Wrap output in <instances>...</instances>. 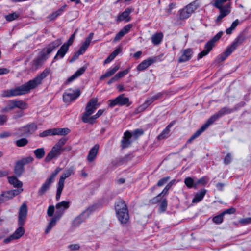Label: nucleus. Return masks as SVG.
<instances>
[{
	"mask_svg": "<svg viewBox=\"0 0 251 251\" xmlns=\"http://www.w3.org/2000/svg\"><path fill=\"white\" fill-rule=\"evenodd\" d=\"M233 51L229 47H228L225 51L220 55L218 59L219 61H224Z\"/></svg>",
	"mask_w": 251,
	"mask_h": 251,
	"instance_id": "nucleus-34",
	"label": "nucleus"
},
{
	"mask_svg": "<svg viewBox=\"0 0 251 251\" xmlns=\"http://www.w3.org/2000/svg\"><path fill=\"white\" fill-rule=\"evenodd\" d=\"M34 153L37 158L41 159L45 154L44 149L43 148H38L34 151Z\"/></svg>",
	"mask_w": 251,
	"mask_h": 251,
	"instance_id": "nucleus-39",
	"label": "nucleus"
},
{
	"mask_svg": "<svg viewBox=\"0 0 251 251\" xmlns=\"http://www.w3.org/2000/svg\"><path fill=\"white\" fill-rule=\"evenodd\" d=\"M220 10V13L224 15V17L228 15L230 12V7L229 4H227L224 6H220L218 8Z\"/></svg>",
	"mask_w": 251,
	"mask_h": 251,
	"instance_id": "nucleus-33",
	"label": "nucleus"
},
{
	"mask_svg": "<svg viewBox=\"0 0 251 251\" xmlns=\"http://www.w3.org/2000/svg\"><path fill=\"white\" fill-rule=\"evenodd\" d=\"M133 11V9L132 7L126 8L124 12L117 16L116 21L117 22L123 21H125L126 22H129L131 20V17L129 15Z\"/></svg>",
	"mask_w": 251,
	"mask_h": 251,
	"instance_id": "nucleus-12",
	"label": "nucleus"
},
{
	"mask_svg": "<svg viewBox=\"0 0 251 251\" xmlns=\"http://www.w3.org/2000/svg\"><path fill=\"white\" fill-rule=\"evenodd\" d=\"M207 180L204 177L201 178L195 183H194V180L192 178L189 177V188H194L195 189H197V186L198 184L204 185L207 183Z\"/></svg>",
	"mask_w": 251,
	"mask_h": 251,
	"instance_id": "nucleus-25",
	"label": "nucleus"
},
{
	"mask_svg": "<svg viewBox=\"0 0 251 251\" xmlns=\"http://www.w3.org/2000/svg\"><path fill=\"white\" fill-rule=\"evenodd\" d=\"M15 240L16 239H15V238L13 237V236L12 234L10 236H9V237L4 239L3 240V243L4 244H8L10 242H12V241Z\"/></svg>",
	"mask_w": 251,
	"mask_h": 251,
	"instance_id": "nucleus-62",
	"label": "nucleus"
},
{
	"mask_svg": "<svg viewBox=\"0 0 251 251\" xmlns=\"http://www.w3.org/2000/svg\"><path fill=\"white\" fill-rule=\"evenodd\" d=\"M121 50L120 48H117L114 50L110 55L115 58L121 51Z\"/></svg>",
	"mask_w": 251,
	"mask_h": 251,
	"instance_id": "nucleus-64",
	"label": "nucleus"
},
{
	"mask_svg": "<svg viewBox=\"0 0 251 251\" xmlns=\"http://www.w3.org/2000/svg\"><path fill=\"white\" fill-rule=\"evenodd\" d=\"M163 37V34L162 32L155 33L151 37V42L154 45H158L161 43Z\"/></svg>",
	"mask_w": 251,
	"mask_h": 251,
	"instance_id": "nucleus-29",
	"label": "nucleus"
},
{
	"mask_svg": "<svg viewBox=\"0 0 251 251\" xmlns=\"http://www.w3.org/2000/svg\"><path fill=\"white\" fill-rule=\"evenodd\" d=\"M54 211V206L53 205H50L49 206L47 210V214L49 217L52 216Z\"/></svg>",
	"mask_w": 251,
	"mask_h": 251,
	"instance_id": "nucleus-57",
	"label": "nucleus"
},
{
	"mask_svg": "<svg viewBox=\"0 0 251 251\" xmlns=\"http://www.w3.org/2000/svg\"><path fill=\"white\" fill-rule=\"evenodd\" d=\"M23 191V188H18L17 189L11 190L10 193L13 194V196H17L19 194L21 193Z\"/></svg>",
	"mask_w": 251,
	"mask_h": 251,
	"instance_id": "nucleus-59",
	"label": "nucleus"
},
{
	"mask_svg": "<svg viewBox=\"0 0 251 251\" xmlns=\"http://www.w3.org/2000/svg\"><path fill=\"white\" fill-rule=\"evenodd\" d=\"M98 118H99V116L97 115V114H96L95 115L92 116H90L87 117H82V120L84 123L93 124L95 122V120Z\"/></svg>",
	"mask_w": 251,
	"mask_h": 251,
	"instance_id": "nucleus-35",
	"label": "nucleus"
},
{
	"mask_svg": "<svg viewBox=\"0 0 251 251\" xmlns=\"http://www.w3.org/2000/svg\"><path fill=\"white\" fill-rule=\"evenodd\" d=\"M175 121H172L162 131V132L158 136L157 138L158 140H161L165 138H167L169 136V133L170 132V128L175 124Z\"/></svg>",
	"mask_w": 251,
	"mask_h": 251,
	"instance_id": "nucleus-18",
	"label": "nucleus"
},
{
	"mask_svg": "<svg viewBox=\"0 0 251 251\" xmlns=\"http://www.w3.org/2000/svg\"><path fill=\"white\" fill-rule=\"evenodd\" d=\"M67 141L66 138L60 139L52 148L45 158V161L48 162L54 158L58 157L63 151V146Z\"/></svg>",
	"mask_w": 251,
	"mask_h": 251,
	"instance_id": "nucleus-5",
	"label": "nucleus"
},
{
	"mask_svg": "<svg viewBox=\"0 0 251 251\" xmlns=\"http://www.w3.org/2000/svg\"><path fill=\"white\" fill-rule=\"evenodd\" d=\"M231 159V155L230 153H227V154L225 156L224 163L225 164H228L230 163Z\"/></svg>",
	"mask_w": 251,
	"mask_h": 251,
	"instance_id": "nucleus-61",
	"label": "nucleus"
},
{
	"mask_svg": "<svg viewBox=\"0 0 251 251\" xmlns=\"http://www.w3.org/2000/svg\"><path fill=\"white\" fill-rule=\"evenodd\" d=\"M86 69V67H82L79 68L74 74H73L67 79L65 83L68 84L72 82L73 80L82 75L85 72Z\"/></svg>",
	"mask_w": 251,
	"mask_h": 251,
	"instance_id": "nucleus-22",
	"label": "nucleus"
},
{
	"mask_svg": "<svg viewBox=\"0 0 251 251\" xmlns=\"http://www.w3.org/2000/svg\"><path fill=\"white\" fill-rule=\"evenodd\" d=\"M62 44V40L58 39L44 48L40 52L39 56L35 60L36 65H39L43 63L49 57V55L52 50L58 48Z\"/></svg>",
	"mask_w": 251,
	"mask_h": 251,
	"instance_id": "nucleus-4",
	"label": "nucleus"
},
{
	"mask_svg": "<svg viewBox=\"0 0 251 251\" xmlns=\"http://www.w3.org/2000/svg\"><path fill=\"white\" fill-rule=\"evenodd\" d=\"M66 5H64L61 8H60L57 11L52 13L50 16H49L48 18L50 20H53L55 19L57 17L60 15L64 11V8Z\"/></svg>",
	"mask_w": 251,
	"mask_h": 251,
	"instance_id": "nucleus-37",
	"label": "nucleus"
},
{
	"mask_svg": "<svg viewBox=\"0 0 251 251\" xmlns=\"http://www.w3.org/2000/svg\"><path fill=\"white\" fill-rule=\"evenodd\" d=\"M60 219L59 217L56 216V215L53 217L50 222H49L48 226L45 230V233L48 234L51 229V228L55 225L56 222Z\"/></svg>",
	"mask_w": 251,
	"mask_h": 251,
	"instance_id": "nucleus-31",
	"label": "nucleus"
},
{
	"mask_svg": "<svg viewBox=\"0 0 251 251\" xmlns=\"http://www.w3.org/2000/svg\"><path fill=\"white\" fill-rule=\"evenodd\" d=\"M19 16V14L17 12L9 14L5 16V19L7 21H13Z\"/></svg>",
	"mask_w": 251,
	"mask_h": 251,
	"instance_id": "nucleus-42",
	"label": "nucleus"
},
{
	"mask_svg": "<svg viewBox=\"0 0 251 251\" xmlns=\"http://www.w3.org/2000/svg\"><path fill=\"white\" fill-rule=\"evenodd\" d=\"M170 179V177L169 176H166L164 177L161 179H160L157 182V186H162L164 184H165L169 179Z\"/></svg>",
	"mask_w": 251,
	"mask_h": 251,
	"instance_id": "nucleus-51",
	"label": "nucleus"
},
{
	"mask_svg": "<svg viewBox=\"0 0 251 251\" xmlns=\"http://www.w3.org/2000/svg\"><path fill=\"white\" fill-rule=\"evenodd\" d=\"M9 183L15 188H22L23 183L19 180L15 176H12L8 177Z\"/></svg>",
	"mask_w": 251,
	"mask_h": 251,
	"instance_id": "nucleus-27",
	"label": "nucleus"
},
{
	"mask_svg": "<svg viewBox=\"0 0 251 251\" xmlns=\"http://www.w3.org/2000/svg\"><path fill=\"white\" fill-rule=\"evenodd\" d=\"M162 197L161 194H159L157 196L154 197L150 201V202L151 204H156L161 201Z\"/></svg>",
	"mask_w": 251,
	"mask_h": 251,
	"instance_id": "nucleus-49",
	"label": "nucleus"
},
{
	"mask_svg": "<svg viewBox=\"0 0 251 251\" xmlns=\"http://www.w3.org/2000/svg\"><path fill=\"white\" fill-rule=\"evenodd\" d=\"M80 245L78 244H71L68 248L71 251H77L80 249Z\"/></svg>",
	"mask_w": 251,
	"mask_h": 251,
	"instance_id": "nucleus-55",
	"label": "nucleus"
},
{
	"mask_svg": "<svg viewBox=\"0 0 251 251\" xmlns=\"http://www.w3.org/2000/svg\"><path fill=\"white\" fill-rule=\"evenodd\" d=\"M76 31L75 30V32L74 33V34H73L69 38L68 41H67V43H65L64 44V45H66L67 46H68V47L69 48L70 46H71L73 42H74V39H75V33H76Z\"/></svg>",
	"mask_w": 251,
	"mask_h": 251,
	"instance_id": "nucleus-54",
	"label": "nucleus"
},
{
	"mask_svg": "<svg viewBox=\"0 0 251 251\" xmlns=\"http://www.w3.org/2000/svg\"><path fill=\"white\" fill-rule=\"evenodd\" d=\"M99 149V145L98 144H96L91 149L87 157V160L89 162H91L95 160L98 154Z\"/></svg>",
	"mask_w": 251,
	"mask_h": 251,
	"instance_id": "nucleus-21",
	"label": "nucleus"
},
{
	"mask_svg": "<svg viewBox=\"0 0 251 251\" xmlns=\"http://www.w3.org/2000/svg\"><path fill=\"white\" fill-rule=\"evenodd\" d=\"M188 60V50L186 49L184 50L182 54L179 57V61L180 62H185Z\"/></svg>",
	"mask_w": 251,
	"mask_h": 251,
	"instance_id": "nucleus-45",
	"label": "nucleus"
},
{
	"mask_svg": "<svg viewBox=\"0 0 251 251\" xmlns=\"http://www.w3.org/2000/svg\"><path fill=\"white\" fill-rule=\"evenodd\" d=\"M206 192V190L203 189L195 193L192 200V204L198 203L201 201L204 198Z\"/></svg>",
	"mask_w": 251,
	"mask_h": 251,
	"instance_id": "nucleus-16",
	"label": "nucleus"
},
{
	"mask_svg": "<svg viewBox=\"0 0 251 251\" xmlns=\"http://www.w3.org/2000/svg\"><path fill=\"white\" fill-rule=\"evenodd\" d=\"M80 94V92L78 90L75 91L69 90L63 94V100L65 102H70L77 98Z\"/></svg>",
	"mask_w": 251,
	"mask_h": 251,
	"instance_id": "nucleus-10",
	"label": "nucleus"
},
{
	"mask_svg": "<svg viewBox=\"0 0 251 251\" xmlns=\"http://www.w3.org/2000/svg\"><path fill=\"white\" fill-rule=\"evenodd\" d=\"M57 131L58 135H66L69 134L70 132V130L68 128H57Z\"/></svg>",
	"mask_w": 251,
	"mask_h": 251,
	"instance_id": "nucleus-48",
	"label": "nucleus"
},
{
	"mask_svg": "<svg viewBox=\"0 0 251 251\" xmlns=\"http://www.w3.org/2000/svg\"><path fill=\"white\" fill-rule=\"evenodd\" d=\"M37 129V126L34 124L26 125L19 129L21 135L29 134L33 133Z\"/></svg>",
	"mask_w": 251,
	"mask_h": 251,
	"instance_id": "nucleus-15",
	"label": "nucleus"
},
{
	"mask_svg": "<svg viewBox=\"0 0 251 251\" xmlns=\"http://www.w3.org/2000/svg\"><path fill=\"white\" fill-rule=\"evenodd\" d=\"M118 99L117 98H115L114 100H110V103L109 104V106L110 107H113L116 105H118Z\"/></svg>",
	"mask_w": 251,
	"mask_h": 251,
	"instance_id": "nucleus-63",
	"label": "nucleus"
},
{
	"mask_svg": "<svg viewBox=\"0 0 251 251\" xmlns=\"http://www.w3.org/2000/svg\"><path fill=\"white\" fill-rule=\"evenodd\" d=\"M233 112V110L228 107H223L220 109L218 112L212 116H211L207 120L208 122L211 125L215 121H216L219 117L226 115L231 113Z\"/></svg>",
	"mask_w": 251,
	"mask_h": 251,
	"instance_id": "nucleus-8",
	"label": "nucleus"
},
{
	"mask_svg": "<svg viewBox=\"0 0 251 251\" xmlns=\"http://www.w3.org/2000/svg\"><path fill=\"white\" fill-rule=\"evenodd\" d=\"M115 209L117 217L121 224H126L129 221V216L125 202L123 200L118 201L115 203Z\"/></svg>",
	"mask_w": 251,
	"mask_h": 251,
	"instance_id": "nucleus-3",
	"label": "nucleus"
},
{
	"mask_svg": "<svg viewBox=\"0 0 251 251\" xmlns=\"http://www.w3.org/2000/svg\"><path fill=\"white\" fill-rule=\"evenodd\" d=\"M246 40V36L243 34H240L232 43L230 47H229L233 51L235 50L237 48L242 44Z\"/></svg>",
	"mask_w": 251,
	"mask_h": 251,
	"instance_id": "nucleus-19",
	"label": "nucleus"
},
{
	"mask_svg": "<svg viewBox=\"0 0 251 251\" xmlns=\"http://www.w3.org/2000/svg\"><path fill=\"white\" fill-rule=\"evenodd\" d=\"M33 157L29 156L25 158H23L20 161L24 165L31 163L33 161Z\"/></svg>",
	"mask_w": 251,
	"mask_h": 251,
	"instance_id": "nucleus-50",
	"label": "nucleus"
},
{
	"mask_svg": "<svg viewBox=\"0 0 251 251\" xmlns=\"http://www.w3.org/2000/svg\"><path fill=\"white\" fill-rule=\"evenodd\" d=\"M235 212V209L233 207L227 209L223 212H222V214L224 216L225 214H233Z\"/></svg>",
	"mask_w": 251,
	"mask_h": 251,
	"instance_id": "nucleus-58",
	"label": "nucleus"
},
{
	"mask_svg": "<svg viewBox=\"0 0 251 251\" xmlns=\"http://www.w3.org/2000/svg\"><path fill=\"white\" fill-rule=\"evenodd\" d=\"M223 217L224 215L221 213L219 215L214 216L212 219V221L216 224H220L223 221Z\"/></svg>",
	"mask_w": 251,
	"mask_h": 251,
	"instance_id": "nucleus-41",
	"label": "nucleus"
},
{
	"mask_svg": "<svg viewBox=\"0 0 251 251\" xmlns=\"http://www.w3.org/2000/svg\"><path fill=\"white\" fill-rule=\"evenodd\" d=\"M90 44V43H89L88 41L85 40V42L82 44V45L80 48V49H79V53L83 54L87 50V49L88 48Z\"/></svg>",
	"mask_w": 251,
	"mask_h": 251,
	"instance_id": "nucleus-46",
	"label": "nucleus"
},
{
	"mask_svg": "<svg viewBox=\"0 0 251 251\" xmlns=\"http://www.w3.org/2000/svg\"><path fill=\"white\" fill-rule=\"evenodd\" d=\"M28 140L26 138H22L16 142V145L18 147H23L27 145Z\"/></svg>",
	"mask_w": 251,
	"mask_h": 251,
	"instance_id": "nucleus-47",
	"label": "nucleus"
},
{
	"mask_svg": "<svg viewBox=\"0 0 251 251\" xmlns=\"http://www.w3.org/2000/svg\"><path fill=\"white\" fill-rule=\"evenodd\" d=\"M239 223L243 225H246V224L250 223H251V218L248 217V218L241 219L240 220Z\"/></svg>",
	"mask_w": 251,
	"mask_h": 251,
	"instance_id": "nucleus-60",
	"label": "nucleus"
},
{
	"mask_svg": "<svg viewBox=\"0 0 251 251\" xmlns=\"http://www.w3.org/2000/svg\"><path fill=\"white\" fill-rule=\"evenodd\" d=\"M120 65H116L113 68L108 70L104 74L102 75L100 77V80L104 79L107 77H109L114 75L119 69Z\"/></svg>",
	"mask_w": 251,
	"mask_h": 251,
	"instance_id": "nucleus-28",
	"label": "nucleus"
},
{
	"mask_svg": "<svg viewBox=\"0 0 251 251\" xmlns=\"http://www.w3.org/2000/svg\"><path fill=\"white\" fill-rule=\"evenodd\" d=\"M63 188L64 186L58 185L57 193L56 195V199L57 201H58L60 199Z\"/></svg>",
	"mask_w": 251,
	"mask_h": 251,
	"instance_id": "nucleus-53",
	"label": "nucleus"
},
{
	"mask_svg": "<svg viewBox=\"0 0 251 251\" xmlns=\"http://www.w3.org/2000/svg\"><path fill=\"white\" fill-rule=\"evenodd\" d=\"M199 5L197 1H195L194 2L189 4V12L191 11V12H194L196 9L198 8Z\"/></svg>",
	"mask_w": 251,
	"mask_h": 251,
	"instance_id": "nucleus-52",
	"label": "nucleus"
},
{
	"mask_svg": "<svg viewBox=\"0 0 251 251\" xmlns=\"http://www.w3.org/2000/svg\"><path fill=\"white\" fill-rule=\"evenodd\" d=\"M52 183L53 182L51 180L48 178L39 189L38 192L39 195L42 196L45 193H46L49 189Z\"/></svg>",
	"mask_w": 251,
	"mask_h": 251,
	"instance_id": "nucleus-23",
	"label": "nucleus"
},
{
	"mask_svg": "<svg viewBox=\"0 0 251 251\" xmlns=\"http://www.w3.org/2000/svg\"><path fill=\"white\" fill-rule=\"evenodd\" d=\"M223 35V32L220 31L215 35L210 41L205 44L204 49L198 54V58L201 59L206 56L212 49L214 46L215 43Z\"/></svg>",
	"mask_w": 251,
	"mask_h": 251,
	"instance_id": "nucleus-6",
	"label": "nucleus"
},
{
	"mask_svg": "<svg viewBox=\"0 0 251 251\" xmlns=\"http://www.w3.org/2000/svg\"><path fill=\"white\" fill-rule=\"evenodd\" d=\"M74 174V168L73 167H70L65 170L62 175L61 176L59 182L58 183V185L64 186V181L65 179L70 177L71 175Z\"/></svg>",
	"mask_w": 251,
	"mask_h": 251,
	"instance_id": "nucleus-13",
	"label": "nucleus"
},
{
	"mask_svg": "<svg viewBox=\"0 0 251 251\" xmlns=\"http://www.w3.org/2000/svg\"><path fill=\"white\" fill-rule=\"evenodd\" d=\"M70 202L66 201H62L56 204V211L55 215L60 218L63 215L65 210L69 207Z\"/></svg>",
	"mask_w": 251,
	"mask_h": 251,
	"instance_id": "nucleus-11",
	"label": "nucleus"
},
{
	"mask_svg": "<svg viewBox=\"0 0 251 251\" xmlns=\"http://www.w3.org/2000/svg\"><path fill=\"white\" fill-rule=\"evenodd\" d=\"M8 102L10 104V109H12V110L15 108L25 109L27 107V103L22 100H10Z\"/></svg>",
	"mask_w": 251,
	"mask_h": 251,
	"instance_id": "nucleus-14",
	"label": "nucleus"
},
{
	"mask_svg": "<svg viewBox=\"0 0 251 251\" xmlns=\"http://www.w3.org/2000/svg\"><path fill=\"white\" fill-rule=\"evenodd\" d=\"M15 196H13V194L12 193H10V190L1 194L0 195V203L4 201L12 199Z\"/></svg>",
	"mask_w": 251,
	"mask_h": 251,
	"instance_id": "nucleus-38",
	"label": "nucleus"
},
{
	"mask_svg": "<svg viewBox=\"0 0 251 251\" xmlns=\"http://www.w3.org/2000/svg\"><path fill=\"white\" fill-rule=\"evenodd\" d=\"M27 215V206L25 203H23L20 207L18 212V224L19 227L12 234L16 240L20 239L25 233V230L23 226L26 220Z\"/></svg>",
	"mask_w": 251,
	"mask_h": 251,
	"instance_id": "nucleus-2",
	"label": "nucleus"
},
{
	"mask_svg": "<svg viewBox=\"0 0 251 251\" xmlns=\"http://www.w3.org/2000/svg\"><path fill=\"white\" fill-rule=\"evenodd\" d=\"M211 124L207 120L206 123L203 124L200 129H198L194 135L189 139V141H191L197 137H198L202 132H203Z\"/></svg>",
	"mask_w": 251,
	"mask_h": 251,
	"instance_id": "nucleus-26",
	"label": "nucleus"
},
{
	"mask_svg": "<svg viewBox=\"0 0 251 251\" xmlns=\"http://www.w3.org/2000/svg\"><path fill=\"white\" fill-rule=\"evenodd\" d=\"M152 62L151 59L145 60L137 66V69L139 71H143L151 65Z\"/></svg>",
	"mask_w": 251,
	"mask_h": 251,
	"instance_id": "nucleus-30",
	"label": "nucleus"
},
{
	"mask_svg": "<svg viewBox=\"0 0 251 251\" xmlns=\"http://www.w3.org/2000/svg\"><path fill=\"white\" fill-rule=\"evenodd\" d=\"M130 68L128 67L124 71L119 72L118 73H117L116 75H115V77L116 78L117 80H118L120 78L124 77L127 74L129 71H130Z\"/></svg>",
	"mask_w": 251,
	"mask_h": 251,
	"instance_id": "nucleus-40",
	"label": "nucleus"
},
{
	"mask_svg": "<svg viewBox=\"0 0 251 251\" xmlns=\"http://www.w3.org/2000/svg\"><path fill=\"white\" fill-rule=\"evenodd\" d=\"M147 108L146 105L143 103V104L141 105L140 106H139L135 111V113L136 114H138L139 113L143 112L145 110V109Z\"/></svg>",
	"mask_w": 251,
	"mask_h": 251,
	"instance_id": "nucleus-56",
	"label": "nucleus"
},
{
	"mask_svg": "<svg viewBox=\"0 0 251 251\" xmlns=\"http://www.w3.org/2000/svg\"><path fill=\"white\" fill-rule=\"evenodd\" d=\"M69 49L68 46L63 44L61 46L59 50H58L56 54L54 57V59H57L58 58H62L67 53Z\"/></svg>",
	"mask_w": 251,
	"mask_h": 251,
	"instance_id": "nucleus-24",
	"label": "nucleus"
},
{
	"mask_svg": "<svg viewBox=\"0 0 251 251\" xmlns=\"http://www.w3.org/2000/svg\"><path fill=\"white\" fill-rule=\"evenodd\" d=\"M167 201L166 199H163L159 205V210L160 212H164L167 207Z\"/></svg>",
	"mask_w": 251,
	"mask_h": 251,
	"instance_id": "nucleus-43",
	"label": "nucleus"
},
{
	"mask_svg": "<svg viewBox=\"0 0 251 251\" xmlns=\"http://www.w3.org/2000/svg\"><path fill=\"white\" fill-rule=\"evenodd\" d=\"M24 166L20 160L17 162L14 169V173L16 175L20 176L22 175L24 169Z\"/></svg>",
	"mask_w": 251,
	"mask_h": 251,
	"instance_id": "nucleus-32",
	"label": "nucleus"
},
{
	"mask_svg": "<svg viewBox=\"0 0 251 251\" xmlns=\"http://www.w3.org/2000/svg\"><path fill=\"white\" fill-rule=\"evenodd\" d=\"M98 99L97 98L91 99L87 103L85 107V111L82 114V117H87L91 116L97 108Z\"/></svg>",
	"mask_w": 251,
	"mask_h": 251,
	"instance_id": "nucleus-7",
	"label": "nucleus"
},
{
	"mask_svg": "<svg viewBox=\"0 0 251 251\" xmlns=\"http://www.w3.org/2000/svg\"><path fill=\"white\" fill-rule=\"evenodd\" d=\"M50 73V69L49 68H46L41 73L37 75L36 77L24 84L13 89L3 91L1 96L3 97H11L28 93L30 90L36 88L39 85L41 84L42 80Z\"/></svg>",
	"mask_w": 251,
	"mask_h": 251,
	"instance_id": "nucleus-1",
	"label": "nucleus"
},
{
	"mask_svg": "<svg viewBox=\"0 0 251 251\" xmlns=\"http://www.w3.org/2000/svg\"><path fill=\"white\" fill-rule=\"evenodd\" d=\"M131 137L132 134L129 131H126L124 133L123 139L121 141V146L123 148H126L131 144L130 139Z\"/></svg>",
	"mask_w": 251,
	"mask_h": 251,
	"instance_id": "nucleus-20",
	"label": "nucleus"
},
{
	"mask_svg": "<svg viewBox=\"0 0 251 251\" xmlns=\"http://www.w3.org/2000/svg\"><path fill=\"white\" fill-rule=\"evenodd\" d=\"M92 207H89L84 211L79 216L76 217L73 221V225L75 226H78L84 221L90 215L92 211Z\"/></svg>",
	"mask_w": 251,
	"mask_h": 251,
	"instance_id": "nucleus-9",
	"label": "nucleus"
},
{
	"mask_svg": "<svg viewBox=\"0 0 251 251\" xmlns=\"http://www.w3.org/2000/svg\"><path fill=\"white\" fill-rule=\"evenodd\" d=\"M117 99H118V105H124L128 103L129 105L130 103H129V99L126 97H124V95H121L118 96Z\"/></svg>",
	"mask_w": 251,
	"mask_h": 251,
	"instance_id": "nucleus-36",
	"label": "nucleus"
},
{
	"mask_svg": "<svg viewBox=\"0 0 251 251\" xmlns=\"http://www.w3.org/2000/svg\"><path fill=\"white\" fill-rule=\"evenodd\" d=\"M132 27V25L131 24H128L125 26L116 35L114 38V41L117 42L120 40L125 34L128 32Z\"/></svg>",
	"mask_w": 251,
	"mask_h": 251,
	"instance_id": "nucleus-17",
	"label": "nucleus"
},
{
	"mask_svg": "<svg viewBox=\"0 0 251 251\" xmlns=\"http://www.w3.org/2000/svg\"><path fill=\"white\" fill-rule=\"evenodd\" d=\"M188 17V7L186 6L180 12V18L182 19H186Z\"/></svg>",
	"mask_w": 251,
	"mask_h": 251,
	"instance_id": "nucleus-44",
	"label": "nucleus"
}]
</instances>
